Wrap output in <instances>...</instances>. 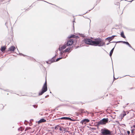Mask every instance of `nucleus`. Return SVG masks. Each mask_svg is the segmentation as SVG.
<instances>
[{"instance_id": "obj_24", "label": "nucleus", "mask_w": 135, "mask_h": 135, "mask_svg": "<svg viewBox=\"0 0 135 135\" xmlns=\"http://www.w3.org/2000/svg\"><path fill=\"white\" fill-rule=\"evenodd\" d=\"M62 58H63V57H60L58 58L56 60V61H57Z\"/></svg>"}, {"instance_id": "obj_10", "label": "nucleus", "mask_w": 135, "mask_h": 135, "mask_svg": "<svg viewBox=\"0 0 135 135\" xmlns=\"http://www.w3.org/2000/svg\"><path fill=\"white\" fill-rule=\"evenodd\" d=\"M57 55V54H56L55 56L53 57L51 60H49V61L50 62L49 64H50L53 62H54L55 61V60L54 59L55 57Z\"/></svg>"}, {"instance_id": "obj_5", "label": "nucleus", "mask_w": 135, "mask_h": 135, "mask_svg": "<svg viewBox=\"0 0 135 135\" xmlns=\"http://www.w3.org/2000/svg\"><path fill=\"white\" fill-rule=\"evenodd\" d=\"M68 45L66 43H65L64 45L61 47H60V46H59V49L60 51H61V50H64L65 49L67 46H68Z\"/></svg>"}, {"instance_id": "obj_16", "label": "nucleus", "mask_w": 135, "mask_h": 135, "mask_svg": "<svg viewBox=\"0 0 135 135\" xmlns=\"http://www.w3.org/2000/svg\"><path fill=\"white\" fill-rule=\"evenodd\" d=\"M71 49V48L70 47H68L64 51L65 52H68Z\"/></svg>"}, {"instance_id": "obj_14", "label": "nucleus", "mask_w": 135, "mask_h": 135, "mask_svg": "<svg viewBox=\"0 0 135 135\" xmlns=\"http://www.w3.org/2000/svg\"><path fill=\"white\" fill-rule=\"evenodd\" d=\"M126 42H126V41H117V42H115V41L111 42L110 43H112V42H114V43L116 42L117 43H120V42H122V43H123V44H126Z\"/></svg>"}, {"instance_id": "obj_2", "label": "nucleus", "mask_w": 135, "mask_h": 135, "mask_svg": "<svg viewBox=\"0 0 135 135\" xmlns=\"http://www.w3.org/2000/svg\"><path fill=\"white\" fill-rule=\"evenodd\" d=\"M100 132L103 135H112V132L105 128H102Z\"/></svg>"}, {"instance_id": "obj_21", "label": "nucleus", "mask_w": 135, "mask_h": 135, "mask_svg": "<svg viewBox=\"0 0 135 135\" xmlns=\"http://www.w3.org/2000/svg\"><path fill=\"white\" fill-rule=\"evenodd\" d=\"M126 44L127 45L133 49L132 47L131 46V45L129 44V43L128 42H127Z\"/></svg>"}, {"instance_id": "obj_8", "label": "nucleus", "mask_w": 135, "mask_h": 135, "mask_svg": "<svg viewBox=\"0 0 135 135\" xmlns=\"http://www.w3.org/2000/svg\"><path fill=\"white\" fill-rule=\"evenodd\" d=\"M89 122V120L88 119H84L82 120L81 121V123H82V124H86V122Z\"/></svg>"}, {"instance_id": "obj_39", "label": "nucleus", "mask_w": 135, "mask_h": 135, "mask_svg": "<svg viewBox=\"0 0 135 135\" xmlns=\"http://www.w3.org/2000/svg\"><path fill=\"white\" fill-rule=\"evenodd\" d=\"M133 88H130V89H133Z\"/></svg>"}, {"instance_id": "obj_1", "label": "nucleus", "mask_w": 135, "mask_h": 135, "mask_svg": "<svg viewBox=\"0 0 135 135\" xmlns=\"http://www.w3.org/2000/svg\"><path fill=\"white\" fill-rule=\"evenodd\" d=\"M84 42L86 44L95 46H103L105 43L100 38L96 39L95 41H93L89 38H85L84 40Z\"/></svg>"}, {"instance_id": "obj_28", "label": "nucleus", "mask_w": 135, "mask_h": 135, "mask_svg": "<svg viewBox=\"0 0 135 135\" xmlns=\"http://www.w3.org/2000/svg\"><path fill=\"white\" fill-rule=\"evenodd\" d=\"M62 128L64 129V128ZM59 129L60 131H63V129H62V128H61V127H59Z\"/></svg>"}, {"instance_id": "obj_12", "label": "nucleus", "mask_w": 135, "mask_h": 135, "mask_svg": "<svg viewBox=\"0 0 135 135\" xmlns=\"http://www.w3.org/2000/svg\"><path fill=\"white\" fill-rule=\"evenodd\" d=\"M69 38H79V37L77 36H76L74 35H71V36L69 37H68Z\"/></svg>"}, {"instance_id": "obj_3", "label": "nucleus", "mask_w": 135, "mask_h": 135, "mask_svg": "<svg viewBox=\"0 0 135 135\" xmlns=\"http://www.w3.org/2000/svg\"><path fill=\"white\" fill-rule=\"evenodd\" d=\"M108 118H104L99 121L97 122V126L98 127L100 125H104L107 123L108 121Z\"/></svg>"}, {"instance_id": "obj_17", "label": "nucleus", "mask_w": 135, "mask_h": 135, "mask_svg": "<svg viewBox=\"0 0 135 135\" xmlns=\"http://www.w3.org/2000/svg\"><path fill=\"white\" fill-rule=\"evenodd\" d=\"M121 36L123 38H126V37L124 35V33L123 32H122L120 34Z\"/></svg>"}, {"instance_id": "obj_30", "label": "nucleus", "mask_w": 135, "mask_h": 135, "mask_svg": "<svg viewBox=\"0 0 135 135\" xmlns=\"http://www.w3.org/2000/svg\"><path fill=\"white\" fill-rule=\"evenodd\" d=\"M19 54L20 55H22V56H26L25 55H23V54H22V53H19Z\"/></svg>"}, {"instance_id": "obj_25", "label": "nucleus", "mask_w": 135, "mask_h": 135, "mask_svg": "<svg viewBox=\"0 0 135 135\" xmlns=\"http://www.w3.org/2000/svg\"><path fill=\"white\" fill-rule=\"evenodd\" d=\"M90 129H91V131H93L96 130V128H91V127H90Z\"/></svg>"}, {"instance_id": "obj_13", "label": "nucleus", "mask_w": 135, "mask_h": 135, "mask_svg": "<svg viewBox=\"0 0 135 135\" xmlns=\"http://www.w3.org/2000/svg\"><path fill=\"white\" fill-rule=\"evenodd\" d=\"M6 47L5 46H2L1 48V50L2 52H4L6 49Z\"/></svg>"}, {"instance_id": "obj_27", "label": "nucleus", "mask_w": 135, "mask_h": 135, "mask_svg": "<svg viewBox=\"0 0 135 135\" xmlns=\"http://www.w3.org/2000/svg\"><path fill=\"white\" fill-rule=\"evenodd\" d=\"M32 106L35 108H36L37 107V105H33Z\"/></svg>"}, {"instance_id": "obj_43", "label": "nucleus", "mask_w": 135, "mask_h": 135, "mask_svg": "<svg viewBox=\"0 0 135 135\" xmlns=\"http://www.w3.org/2000/svg\"><path fill=\"white\" fill-rule=\"evenodd\" d=\"M109 43H107V45H108L109 44Z\"/></svg>"}, {"instance_id": "obj_11", "label": "nucleus", "mask_w": 135, "mask_h": 135, "mask_svg": "<svg viewBox=\"0 0 135 135\" xmlns=\"http://www.w3.org/2000/svg\"><path fill=\"white\" fill-rule=\"evenodd\" d=\"M46 122V120L44 118L41 119L38 122V124H40L42 122Z\"/></svg>"}, {"instance_id": "obj_41", "label": "nucleus", "mask_w": 135, "mask_h": 135, "mask_svg": "<svg viewBox=\"0 0 135 135\" xmlns=\"http://www.w3.org/2000/svg\"><path fill=\"white\" fill-rule=\"evenodd\" d=\"M133 0H132V1H130L129 2H132L133 1Z\"/></svg>"}, {"instance_id": "obj_22", "label": "nucleus", "mask_w": 135, "mask_h": 135, "mask_svg": "<svg viewBox=\"0 0 135 135\" xmlns=\"http://www.w3.org/2000/svg\"><path fill=\"white\" fill-rule=\"evenodd\" d=\"M123 116H122V118H123L126 115V112L124 111H123Z\"/></svg>"}, {"instance_id": "obj_23", "label": "nucleus", "mask_w": 135, "mask_h": 135, "mask_svg": "<svg viewBox=\"0 0 135 135\" xmlns=\"http://www.w3.org/2000/svg\"><path fill=\"white\" fill-rule=\"evenodd\" d=\"M59 126L57 125V126H56L55 127V130H57L59 129Z\"/></svg>"}, {"instance_id": "obj_31", "label": "nucleus", "mask_w": 135, "mask_h": 135, "mask_svg": "<svg viewBox=\"0 0 135 135\" xmlns=\"http://www.w3.org/2000/svg\"><path fill=\"white\" fill-rule=\"evenodd\" d=\"M127 133L128 134V135H129V134L130 133V132L129 131H127Z\"/></svg>"}, {"instance_id": "obj_34", "label": "nucleus", "mask_w": 135, "mask_h": 135, "mask_svg": "<svg viewBox=\"0 0 135 135\" xmlns=\"http://www.w3.org/2000/svg\"><path fill=\"white\" fill-rule=\"evenodd\" d=\"M67 56H68V55H66V56L65 57H63V58H66Z\"/></svg>"}, {"instance_id": "obj_33", "label": "nucleus", "mask_w": 135, "mask_h": 135, "mask_svg": "<svg viewBox=\"0 0 135 135\" xmlns=\"http://www.w3.org/2000/svg\"><path fill=\"white\" fill-rule=\"evenodd\" d=\"M46 62L48 64H49V63H50V62L49 61H46Z\"/></svg>"}, {"instance_id": "obj_45", "label": "nucleus", "mask_w": 135, "mask_h": 135, "mask_svg": "<svg viewBox=\"0 0 135 135\" xmlns=\"http://www.w3.org/2000/svg\"><path fill=\"white\" fill-rule=\"evenodd\" d=\"M73 22H75V20H74Z\"/></svg>"}, {"instance_id": "obj_9", "label": "nucleus", "mask_w": 135, "mask_h": 135, "mask_svg": "<svg viewBox=\"0 0 135 135\" xmlns=\"http://www.w3.org/2000/svg\"><path fill=\"white\" fill-rule=\"evenodd\" d=\"M16 49L15 47L14 46H12L10 47L9 48V50L8 51H14Z\"/></svg>"}, {"instance_id": "obj_19", "label": "nucleus", "mask_w": 135, "mask_h": 135, "mask_svg": "<svg viewBox=\"0 0 135 135\" xmlns=\"http://www.w3.org/2000/svg\"><path fill=\"white\" fill-rule=\"evenodd\" d=\"M68 117H62L60 118H59V119L68 120Z\"/></svg>"}, {"instance_id": "obj_40", "label": "nucleus", "mask_w": 135, "mask_h": 135, "mask_svg": "<svg viewBox=\"0 0 135 135\" xmlns=\"http://www.w3.org/2000/svg\"><path fill=\"white\" fill-rule=\"evenodd\" d=\"M4 0H0V1H3Z\"/></svg>"}, {"instance_id": "obj_32", "label": "nucleus", "mask_w": 135, "mask_h": 135, "mask_svg": "<svg viewBox=\"0 0 135 135\" xmlns=\"http://www.w3.org/2000/svg\"><path fill=\"white\" fill-rule=\"evenodd\" d=\"M113 78H114V80H115L116 79H117L118 78H115L114 77V76H113Z\"/></svg>"}, {"instance_id": "obj_46", "label": "nucleus", "mask_w": 135, "mask_h": 135, "mask_svg": "<svg viewBox=\"0 0 135 135\" xmlns=\"http://www.w3.org/2000/svg\"><path fill=\"white\" fill-rule=\"evenodd\" d=\"M90 22H91V20H90Z\"/></svg>"}, {"instance_id": "obj_36", "label": "nucleus", "mask_w": 135, "mask_h": 135, "mask_svg": "<svg viewBox=\"0 0 135 135\" xmlns=\"http://www.w3.org/2000/svg\"><path fill=\"white\" fill-rule=\"evenodd\" d=\"M49 96V95H46V96H45V98H47V97H48Z\"/></svg>"}, {"instance_id": "obj_38", "label": "nucleus", "mask_w": 135, "mask_h": 135, "mask_svg": "<svg viewBox=\"0 0 135 135\" xmlns=\"http://www.w3.org/2000/svg\"><path fill=\"white\" fill-rule=\"evenodd\" d=\"M126 107V106H123V107L124 108H125V107Z\"/></svg>"}, {"instance_id": "obj_29", "label": "nucleus", "mask_w": 135, "mask_h": 135, "mask_svg": "<svg viewBox=\"0 0 135 135\" xmlns=\"http://www.w3.org/2000/svg\"><path fill=\"white\" fill-rule=\"evenodd\" d=\"M131 133H134V129H133L131 130Z\"/></svg>"}, {"instance_id": "obj_4", "label": "nucleus", "mask_w": 135, "mask_h": 135, "mask_svg": "<svg viewBox=\"0 0 135 135\" xmlns=\"http://www.w3.org/2000/svg\"><path fill=\"white\" fill-rule=\"evenodd\" d=\"M47 82L46 80L42 89L41 91H40L39 93V95H42L44 92H46L47 90Z\"/></svg>"}, {"instance_id": "obj_15", "label": "nucleus", "mask_w": 135, "mask_h": 135, "mask_svg": "<svg viewBox=\"0 0 135 135\" xmlns=\"http://www.w3.org/2000/svg\"><path fill=\"white\" fill-rule=\"evenodd\" d=\"M114 47H115L111 50L110 51V52L109 53V55L110 57H111V56L112 54L113 53V51L114 48Z\"/></svg>"}, {"instance_id": "obj_6", "label": "nucleus", "mask_w": 135, "mask_h": 135, "mask_svg": "<svg viewBox=\"0 0 135 135\" xmlns=\"http://www.w3.org/2000/svg\"><path fill=\"white\" fill-rule=\"evenodd\" d=\"M73 43V39H70L68 41L67 43H66V44L68 46L71 45Z\"/></svg>"}, {"instance_id": "obj_37", "label": "nucleus", "mask_w": 135, "mask_h": 135, "mask_svg": "<svg viewBox=\"0 0 135 135\" xmlns=\"http://www.w3.org/2000/svg\"><path fill=\"white\" fill-rule=\"evenodd\" d=\"M133 127L135 128V125H134L133 126Z\"/></svg>"}, {"instance_id": "obj_35", "label": "nucleus", "mask_w": 135, "mask_h": 135, "mask_svg": "<svg viewBox=\"0 0 135 135\" xmlns=\"http://www.w3.org/2000/svg\"><path fill=\"white\" fill-rule=\"evenodd\" d=\"M58 52V50H56L55 51V52L56 53L57 52Z\"/></svg>"}, {"instance_id": "obj_18", "label": "nucleus", "mask_w": 135, "mask_h": 135, "mask_svg": "<svg viewBox=\"0 0 135 135\" xmlns=\"http://www.w3.org/2000/svg\"><path fill=\"white\" fill-rule=\"evenodd\" d=\"M65 52L64 51H61L60 53V57H62V55L63 53Z\"/></svg>"}, {"instance_id": "obj_26", "label": "nucleus", "mask_w": 135, "mask_h": 135, "mask_svg": "<svg viewBox=\"0 0 135 135\" xmlns=\"http://www.w3.org/2000/svg\"><path fill=\"white\" fill-rule=\"evenodd\" d=\"M68 120H69L71 121H74V120L71 119V118L70 117H69Z\"/></svg>"}, {"instance_id": "obj_7", "label": "nucleus", "mask_w": 135, "mask_h": 135, "mask_svg": "<svg viewBox=\"0 0 135 135\" xmlns=\"http://www.w3.org/2000/svg\"><path fill=\"white\" fill-rule=\"evenodd\" d=\"M116 36H117L116 35H113L111 37H107V38H106V40H109V42L112 40L113 39H114L115 37Z\"/></svg>"}, {"instance_id": "obj_42", "label": "nucleus", "mask_w": 135, "mask_h": 135, "mask_svg": "<svg viewBox=\"0 0 135 135\" xmlns=\"http://www.w3.org/2000/svg\"><path fill=\"white\" fill-rule=\"evenodd\" d=\"M88 12V11H87L86 13H84V14H85L86 13H87Z\"/></svg>"}, {"instance_id": "obj_47", "label": "nucleus", "mask_w": 135, "mask_h": 135, "mask_svg": "<svg viewBox=\"0 0 135 135\" xmlns=\"http://www.w3.org/2000/svg\"><path fill=\"white\" fill-rule=\"evenodd\" d=\"M134 130L135 131V128L134 129Z\"/></svg>"}, {"instance_id": "obj_48", "label": "nucleus", "mask_w": 135, "mask_h": 135, "mask_svg": "<svg viewBox=\"0 0 135 135\" xmlns=\"http://www.w3.org/2000/svg\"><path fill=\"white\" fill-rule=\"evenodd\" d=\"M126 75H125L124 76H126Z\"/></svg>"}, {"instance_id": "obj_20", "label": "nucleus", "mask_w": 135, "mask_h": 135, "mask_svg": "<svg viewBox=\"0 0 135 135\" xmlns=\"http://www.w3.org/2000/svg\"><path fill=\"white\" fill-rule=\"evenodd\" d=\"M24 129L23 128L21 127H20V128H19L18 129V131H22Z\"/></svg>"}, {"instance_id": "obj_44", "label": "nucleus", "mask_w": 135, "mask_h": 135, "mask_svg": "<svg viewBox=\"0 0 135 135\" xmlns=\"http://www.w3.org/2000/svg\"><path fill=\"white\" fill-rule=\"evenodd\" d=\"M74 23H73V27L74 28Z\"/></svg>"}]
</instances>
